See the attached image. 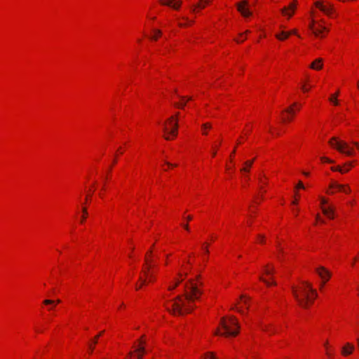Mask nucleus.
<instances>
[{
  "instance_id": "nucleus-57",
  "label": "nucleus",
  "mask_w": 359,
  "mask_h": 359,
  "mask_svg": "<svg viewBox=\"0 0 359 359\" xmlns=\"http://www.w3.org/2000/svg\"><path fill=\"white\" fill-rule=\"evenodd\" d=\"M303 174L306 176H308L309 175V172H303Z\"/></svg>"
},
{
  "instance_id": "nucleus-18",
  "label": "nucleus",
  "mask_w": 359,
  "mask_h": 359,
  "mask_svg": "<svg viewBox=\"0 0 359 359\" xmlns=\"http://www.w3.org/2000/svg\"><path fill=\"white\" fill-rule=\"evenodd\" d=\"M145 262H146V267L144 271V273H147L150 271L151 268L153 266V265H152L153 261L151 259H149L147 257V256H146Z\"/></svg>"
},
{
  "instance_id": "nucleus-63",
  "label": "nucleus",
  "mask_w": 359,
  "mask_h": 359,
  "mask_svg": "<svg viewBox=\"0 0 359 359\" xmlns=\"http://www.w3.org/2000/svg\"><path fill=\"white\" fill-rule=\"evenodd\" d=\"M181 99H182V100H185V97H181Z\"/></svg>"
},
{
  "instance_id": "nucleus-14",
  "label": "nucleus",
  "mask_w": 359,
  "mask_h": 359,
  "mask_svg": "<svg viewBox=\"0 0 359 359\" xmlns=\"http://www.w3.org/2000/svg\"><path fill=\"white\" fill-rule=\"evenodd\" d=\"M330 188H335L339 191L344 192L346 194H348L351 191V189L349 187H348L346 185L339 184L337 183H333L330 186Z\"/></svg>"
},
{
  "instance_id": "nucleus-19",
  "label": "nucleus",
  "mask_w": 359,
  "mask_h": 359,
  "mask_svg": "<svg viewBox=\"0 0 359 359\" xmlns=\"http://www.w3.org/2000/svg\"><path fill=\"white\" fill-rule=\"evenodd\" d=\"M60 302V299L52 300V299H45L43 302V304L45 305H52L53 307L55 306L56 304H59Z\"/></svg>"
},
{
  "instance_id": "nucleus-30",
  "label": "nucleus",
  "mask_w": 359,
  "mask_h": 359,
  "mask_svg": "<svg viewBox=\"0 0 359 359\" xmlns=\"http://www.w3.org/2000/svg\"><path fill=\"white\" fill-rule=\"evenodd\" d=\"M320 160L323 162H326V163H333V161L327 158V157H321L320 158Z\"/></svg>"
},
{
  "instance_id": "nucleus-31",
  "label": "nucleus",
  "mask_w": 359,
  "mask_h": 359,
  "mask_svg": "<svg viewBox=\"0 0 359 359\" xmlns=\"http://www.w3.org/2000/svg\"><path fill=\"white\" fill-rule=\"evenodd\" d=\"M276 37L279 39V40H285L287 38H285V36L284 35H282V32L280 33V34H277L276 35Z\"/></svg>"
},
{
  "instance_id": "nucleus-47",
  "label": "nucleus",
  "mask_w": 359,
  "mask_h": 359,
  "mask_svg": "<svg viewBox=\"0 0 359 359\" xmlns=\"http://www.w3.org/2000/svg\"><path fill=\"white\" fill-rule=\"evenodd\" d=\"M241 39H242L241 40V41H244V40L246 39V37H245V36H241ZM236 41L237 42H240V41H239V40H238V39H236Z\"/></svg>"
},
{
  "instance_id": "nucleus-23",
  "label": "nucleus",
  "mask_w": 359,
  "mask_h": 359,
  "mask_svg": "<svg viewBox=\"0 0 359 359\" xmlns=\"http://www.w3.org/2000/svg\"><path fill=\"white\" fill-rule=\"evenodd\" d=\"M291 34H297V32L296 29H293L290 32H282V35L285 36V38H288Z\"/></svg>"
},
{
  "instance_id": "nucleus-45",
  "label": "nucleus",
  "mask_w": 359,
  "mask_h": 359,
  "mask_svg": "<svg viewBox=\"0 0 359 359\" xmlns=\"http://www.w3.org/2000/svg\"><path fill=\"white\" fill-rule=\"evenodd\" d=\"M353 144L355 145L359 149V143L357 142H353Z\"/></svg>"
},
{
  "instance_id": "nucleus-41",
  "label": "nucleus",
  "mask_w": 359,
  "mask_h": 359,
  "mask_svg": "<svg viewBox=\"0 0 359 359\" xmlns=\"http://www.w3.org/2000/svg\"><path fill=\"white\" fill-rule=\"evenodd\" d=\"M203 250L205 251V255H207L209 253V250L208 248V245L203 247Z\"/></svg>"
},
{
  "instance_id": "nucleus-49",
  "label": "nucleus",
  "mask_w": 359,
  "mask_h": 359,
  "mask_svg": "<svg viewBox=\"0 0 359 359\" xmlns=\"http://www.w3.org/2000/svg\"><path fill=\"white\" fill-rule=\"evenodd\" d=\"M165 163L169 165V166H177V165H172V163H169V162H165Z\"/></svg>"
},
{
  "instance_id": "nucleus-64",
  "label": "nucleus",
  "mask_w": 359,
  "mask_h": 359,
  "mask_svg": "<svg viewBox=\"0 0 359 359\" xmlns=\"http://www.w3.org/2000/svg\"><path fill=\"white\" fill-rule=\"evenodd\" d=\"M113 163H116V159L113 160Z\"/></svg>"
},
{
  "instance_id": "nucleus-29",
  "label": "nucleus",
  "mask_w": 359,
  "mask_h": 359,
  "mask_svg": "<svg viewBox=\"0 0 359 359\" xmlns=\"http://www.w3.org/2000/svg\"><path fill=\"white\" fill-rule=\"evenodd\" d=\"M259 280H261L262 281H263L264 283H265L267 285H276V283L275 281H273L271 283L268 281L267 280H266L265 278H264L263 277L260 276L259 277Z\"/></svg>"
},
{
  "instance_id": "nucleus-48",
  "label": "nucleus",
  "mask_w": 359,
  "mask_h": 359,
  "mask_svg": "<svg viewBox=\"0 0 359 359\" xmlns=\"http://www.w3.org/2000/svg\"><path fill=\"white\" fill-rule=\"evenodd\" d=\"M249 32H250V31L247 30L245 33L241 34H240V36H245L247 33H249Z\"/></svg>"
},
{
  "instance_id": "nucleus-16",
  "label": "nucleus",
  "mask_w": 359,
  "mask_h": 359,
  "mask_svg": "<svg viewBox=\"0 0 359 359\" xmlns=\"http://www.w3.org/2000/svg\"><path fill=\"white\" fill-rule=\"evenodd\" d=\"M323 67L322 64V60L321 59H317L311 65L310 67L313 69H320Z\"/></svg>"
},
{
  "instance_id": "nucleus-10",
  "label": "nucleus",
  "mask_w": 359,
  "mask_h": 359,
  "mask_svg": "<svg viewBox=\"0 0 359 359\" xmlns=\"http://www.w3.org/2000/svg\"><path fill=\"white\" fill-rule=\"evenodd\" d=\"M297 0H294L293 3L290 4V5L287 7H284L281 9V13L285 16H287L288 18L292 17V15L294 14V11L296 9V4Z\"/></svg>"
},
{
  "instance_id": "nucleus-1",
  "label": "nucleus",
  "mask_w": 359,
  "mask_h": 359,
  "mask_svg": "<svg viewBox=\"0 0 359 359\" xmlns=\"http://www.w3.org/2000/svg\"><path fill=\"white\" fill-rule=\"evenodd\" d=\"M199 278L200 276H197L196 280L190 279L185 283L184 295H178L172 300V308L165 304L170 313L181 316L193 310L194 301L198 299L202 294V290L199 287L203 285V283Z\"/></svg>"
},
{
  "instance_id": "nucleus-2",
  "label": "nucleus",
  "mask_w": 359,
  "mask_h": 359,
  "mask_svg": "<svg viewBox=\"0 0 359 359\" xmlns=\"http://www.w3.org/2000/svg\"><path fill=\"white\" fill-rule=\"evenodd\" d=\"M303 285L297 289L293 288L292 293L297 302L303 308H307L309 303H313L317 297V292L308 282H303Z\"/></svg>"
},
{
  "instance_id": "nucleus-22",
  "label": "nucleus",
  "mask_w": 359,
  "mask_h": 359,
  "mask_svg": "<svg viewBox=\"0 0 359 359\" xmlns=\"http://www.w3.org/2000/svg\"><path fill=\"white\" fill-rule=\"evenodd\" d=\"M262 330H264L265 332H270L271 334L275 332L274 330L271 329V325H262Z\"/></svg>"
},
{
  "instance_id": "nucleus-36",
  "label": "nucleus",
  "mask_w": 359,
  "mask_h": 359,
  "mask_svg": "<svg viewBox=\"0 0 359 359\" xmlns=\"http://www.w3.org/2000/svg\"><path fill=\"white\" fill-rule=\"evenodd\" d=\"M180 280L177 281L176 283L174 285L170 286L168 287V290H174L180 284Z\"/></svg>"
},
{
  "instance_id": "nucleus-11",
  "label": "nucleus",
  "mask_w": 359,
  "mask_h": 359,
  "mask_svg": "<svg viewBox=\"0 0 359 359\" xmlns=\"http://www.w3.org/2000/svg\"><path fill=\"white\" fill-rule=\"evenodd\" d=\"M316 272L318 274V276L322 278L323 280V283L321 285V288L323 286V284L327 281L330 277V272L325 269L324 267L320 266L316 269Z\"/></svg>"
},
{
  "instance_id": "nucleus-3",
  "label": "nucleus",
  "mask_w": 359,
  "mask_h": 359,
  "mask_svg": "<svg viewBox=\"0 0 359 359\" xmlns=\"http://www.w3.org/2000/svg\"><path fill=\"white\" fill-rule=\"evenodd\" d=\"M220 325L224 330V332H220V330L217 329L215 334L224 337H235L239 332L238 322L233 316H231L229 320L222 318L220 320Z\"/></svg>"
},
{
  "instance_id": "nucleus-44",
  "label": "nucleus",
  "mask_w": 359,
  "mask_h": 359,
  "mask_svg": "<svg viewBox=\"0 0 359 359\" xmlns=\"http://www.w3.org/2000/svg\"><path fill=\"white\" fill-rule=\"evenodd\" d=\"M259 238L261 243L264 242V237L263 236L259 235Z\"/></svg>"
},
{
  "instance_id": "nucleus-61",
  "label": "nucleus",
  "mask_w": 359,
  "mask_h": 359,
  "mask_svg": "<svg viewBox=\"0 0 359 359\" xmlns=\"http://www.w3.org/2000/svg\"><path fill=\"white\" fill-rule=\"evenodd\" d=\"M209 0H201V1H205V3H208Z\"/></svg>"
},
{
  "instance_id": "nucleus-26",
  "label": "nucleus",
  "mask_w": 359,
  "mask_h": 359,
  "mask_svg": "<svg viewBox=\"0 0 359 359\" xmlns=\"http://www.w3.org/2000/svg\"><path fill=\"white\" fill-rule=\"evenodd\" d=\"M204 358L205 359H217L215 355H214V353H211V352L206 353L204 355Z\"/></svg>"
},
{
  "instance_id": "nucleus-38",
  "label": "nucleus",
  "mask_w": 359,
  "mask_h": 359,
  "mask_svg": "<svg viewBox=\"0 0 359 359\" xmlns=\"http://www.w3.org/2000/svg\"><path fill=\"white\" fill-rule=\"evenodd\" d=\"M296 188L304 189V186L303 183L301 181H299V183L297 184Z\"/></svg>"
},
{
  "instance_id": "nucleus-55",
  "label": "nucleus",
  "mask_w": 359,
  "mask_h": 359,
  "mask_svg": "<svg viewBox=\"0 0 359 359\" xmlns=\"http://www.w3.org/2000/svg\"><path fill=\"white\" fill-rule=\"evenodd\" d=\"M141 287H142V285H136V290H139Z\"/></svg>"
},
{
  "instance_id": "nucleus-52",
  "label": "nucleus",
  "mask_w": 359,
  "mask_h": 359,
  "mask_svg": "<svg viewBox=\"0 0 359 359\" xmlns=\"http://www.w3.org/2000/svg\"><path fill=\"white\" fill-rule=\"evenodd\" d=\"M237 311L241 313V314H244V312L241 310V309H237Z\"/></svg>"
},
{
  "instance_id": "nucleus-6",
  "label": "nucleus",
  "mask_w": 359,
  "mask_h": 359,
  "mask_svg": "<svg viewBox=\"0 0 359 359\" xmlns=\"http://www.w3.org/2000/svg\"><path fill=\"white\" fill-rule=\"evenodd\" d=\"M145 342L141 339L140 340V346L136 347L134 351H130L125 359H142V355L145 353L146 350L143 344Z\"/></svg>"
},
{
  "instance_id": "nucleus-50",
  "label": "nucleus",
  "mask_w": 359,
  "mask_h": 359,
  "mask_svg": "<svg viewBox=\"0 0 359 359\" xmlns=\"http://www.w3.org/2000/svg\"><path fill=\"white\" fill-rule=\"evenodd\" d=\"M187 219L188 221H190V220H191V219H192V217H191V215H189V216H187Z\"/></svg>"
},
{
  "instance_id": "nucleus-62",
  "label": "nucleus",
  "mask_w": 359,
  "mask_h": 359,
  "mask_svg": "<svg viewBox=\"0 0 359 359\" xmlns=\"http://www.w3.org/2000/svg\"><path fill=\"white\" fill-rule=\"evenodd\" d=\"M151 253H152V251H151V250H150V251L148 252V254H149L150 255H151Z\"/></svg>"
},
{
  "instance_id": "nucleus-5",
  "label": "nucleus",
  "mask_w": 359,
  "mask_h": 359,
  "mask_svg": "<svg viewBox=\"0 0 359 359\" xmlns=\"http://www.w3.org/2000/svg\"><path fill=\"white\" fill-rule=\"evenodd\" d=\"M329 144L339 152L351 156L354 154V151L352 148L349 147L346 142L338 140L337 137H332Z\"/></svg>"
},
{
  "instance_id": "nucleus-51",
  "label": "nucleus",
  "mask_w": 359,
  "mask_h": 359,
  "mask_svg": "<svg viewBox=\"0 0 359 359\" xmlns=\"http://www.w3.org/2000/svg\"><path fill=\"white\" fill-rule=\"evenodd\" d=\"M316 220L317 221H320V217L318 215H316Z\"/></svg>"
},
{
  "instance_id": "nucleus-28",
  "label": "nucleus",
  "mask_w": 359,
  "mask_h": 359,
  "mask_svg": "<svg viewBox=\"0 0 359 359\" xmlns=\"http://www.w3.org/2000/svg\"><path fill=\"white\" fill-rule=\"evenodd\" d=\"M275 273V270L273 269H269L267 266L264 269V273L266 275H271Z\"/></svg>"
},
{
  "instance_id": "nucleus-33",
  "label": "nucleus",
  "mask_w": 359,
  "mask_h": 359,
  "mask_svg": "<svg viewBox=\"0 0 359 359\" xmlns=\"http://www.w3.org/2000/svg\"><path fill=\"white\" fill-rule=\"evenodd\" d=\"M104 331H102L100 332L97 336H95L94 340H93V344H95L97 343V339H99V337L103 334Z\"/></svg>"
},
{
  "instance_id": "nucleus-34",
  "label": "nucleus",
  "mask_w": 359,
  "mask_h": 359,
  "mask_svg": "<svg viewBox=\"0 0 359 359\" xmlns=\"http://www.w3.org/2000/svg\"><path fill=\"white\" fill-rule=\"evenodd\" d=\"M285 111L286 113H287V114H291V115H294V111H293V109H292V107H289V108H287V109H286L285 110Z\"/></svg>"
},
{
  "instance_id": "nucleus-54",
  "label": "nucleus",
  "mask_w": 359,
  "mask_h": 359,
  "mask_svg": "<svg viewBox=\"0 0 359 359\" xmlns=\"http://www.w3.org/2000/svg\"><path fill=\"white\" fill-rule=\"evenodd\" d=\"M179 25H180V27H184V26H186L187 25H186V24L180 23V24H179Z\"/></svg>"
},
{
  "instance_id": "nucleus-35",
  "label": "nucleus",
  "mask_w": 359,
  "mask_h": 359,
  "mask_svg": "<svg viewBox=\"0 0 359 359\" xmlns=\"http://www.w3.org/2000/svg\"><path fill=\"white\" fill-rule=\"evenodd\" d=\"M333 171H339L340 172H343V168H341V167L339 166H337V167H332L331 168Z\"/></svg>"
},
{
  "instance_id": "nucleus-42",
  "label": "nucleus",
  "mask_w": 359,
  "mask_h": 359,
  "mask_svg": "<svg viewBox=\"0 0 359 359\" xmlns=\"http://www.w3.org/2000/svg\"><path fill=\"white\" fill-rule=\"evenodd\" d=\"M89 349H90V353H92L94 350V346L92 344H89Z\"/></svg>"
},
{
  "instance_id": "nucleus-46",
  "label": "nucleus",
  "mask_w": 359,
  "mask_h": 359,
  "mask_svg": "<svg viewBox=\"0 0 359 359\" xmlns=\"http://www.w3.org/2000/svg\"><path fill=\"white\" fill-rule=\"evenodd\" d=\"M140 280L142 281V283H141L142 285L146 283L145 279L143 280V279H142V278H140Z\"/></svg>"
},
{
  "instance_id": "nucleus-13",
  "label": "nucleus",
  "mask_w": 359,
  "mask_h": 359,
  "mask_svg": "<svg viewBox=\"0 0 359 359\" xmlns=\"http://www.w3.org/2000/svg\"><path fill=\"white\" fill-rule=\"evenodd\" d=\"M354 350V346L350 343H346L341 348V353L346 356L352 353Z\"/></svg>"
},
{
  "instance_id": "nucleus-58",
  "label": "nucleus",
  "mask_w": 359,
  "mask_h": 359,
  "mask_svg": "<svg viewBox=\"0 0 359 359\" xmlns=\"http://www.w3.org/2000/svg\"><path fill=\"white\" fill-rule=\"evenodd\" d=\"M292 204H297V200H294L292 201Z\"/></svg>"
},
{
  "instance_id": "nucleus-8",
  "label": "nucleus",
  "mask_w": 359,
  "mask_h": 359,
  "mask_svg": "<svg viewBox=\"0 0 359 359\" xmlns=\"http://www.w3.org/2000/svg\"><path fill=\"white\" fill-rule=\"evenodd\" d=\"M248 1L243 0L241 2L236 4L238 11L241 13L243 17H249L252 15V12L248 8Z\"/></svg>"
},
{
  "instance_id": "nucleus-59",
  "label": "nucleus",
  "mask_w": 359,
  "mask_h": 359,
  "mask_svg": "<svg viewBox=\"0 0 359 359\" xmlns=\"http://www.w3.org/2000/svg\"><path fill=\"white\" fill-rule=\"evenodd\" d=\"M216 155V151L212 152V156H215Z\"/></svg>"
},
{
  "instance_id": "nucleus-20",
  "label": "nucleus",
  "mask_w": 359,
  "mask_h": 359,
  "mask_svg": "<svg viewBox=\"0 0 359 359\" xmlns=\"http://www.w3.org/2000/svg\"><path fill=\"white\" fill-rule=\"evenodd\" d=\"M201 128H202V130H203V134L206 135L207 134L206 130L208 129H210L212 128V126H211V123H205L201 126Z\"/></svg>"
},
{
  "instance_id": "nucleus-15",
  "label": "nucleus",
  "mask_w": 359,
  "mask_h": 359,
  "mask_svg": "<svg viewBox=\"0 0 359 359\" xmlns=\"http://www.w3.org/2000/svg\"><path fill=\"white\" fill-rule=\"evenodd\" d=\"M322 211L328 218H334V208L333 206H329L328 208L323 207Z\"/></svg>"
},
{
  "instance_id": "nucleus-7",
  "label": "nucleus",
  "mask_w": 359,
  "mask_h": 359,
  "mask_svg": "<svg viewBox=\"0 0 359 359\" xmlns=\"http://www.w3.org/2000/svg\"><path fill=\"white\" fill-rule=\"evenodd\" d=\"M316 21L314 20H312L311 22V24L309 25V27L312 31L313 34L316 36H321L323 37V32L326 31L328 32V29L323 26L322 24H318V27H315Z\"/></svg>"
},
{
  "instance_id": "nucleus-9",
  "label": "nucleus",
  "mask_w": 359,
  "mask_h": 359,
  "mask_svg": "<svg viewBox=\"0 0 359 359\" xmlns=\"http://www.w3.org/2000/svg\"><path fill=\"white\" fill-rule=\"evenodd\" d=\"M316 6L318 8L320 11L325 13L326 15L331 16V14L334 11V8L332 4H327V5H324L320 1L316 2Z\"/></svg>"
},
{
  "instance_id": "nucleus-40",
  "label": "nucleus",
  "mask_w": 359,
  "mask_h": 359,
  "mask_svg": "<svg viewBox=\"0 0 359 359\" xmlns=\"http://www.w3.org/2000/svg\"><path fill=\"white\" fill-rule=\"evenodd\" d=\"M320 203H321V205H325L327 203V201L324 198H321Z\"/></svg>"
},
{
  "instance_id": "nucleus-27",
  "label": "nucleus",
  "mask_w": 359,
  "mask_h": 359,
  "mask_svg": "<svg viewBox=\"0 0 359 359\" xmlns=\"http://www.w3.org/2000/svg\"><path fill=\"white\" fill-rule=\"evenodd\" d=\"M144 275L148 277L149 281L152 282L155 280V276L153 272L150 273V271L147 273H144Z\"/></svg>"
},
{
  "instance_id": "nucleus-37",
  "label": "nucleus",
  "mask_w": 359,
  "mask_h": 359,
  "mask_svg": "<svg viewBox=\"0 0 359 359\" xmlns=\"http://www.w3.org/2000/svg\"><path fill=\"white\" fill-rule=\"evenodd\" d=\"M185 104H186V102H182L181 104L176 103V104H175V106L177 107H179V108H183Z\"/></svg>"
},
{
  "instance_id": "nucleus-12",
  "label": "nucleus",
  "mask_w": 359,
  "mask_h": 359,
  "mask_svg": "<svg viewBox=\"0 0 359 359\" xmlns=\"http://www.w3.org/2000/svg\"><path fill=\"white\" fill-rule=\"evenodd\" d=\"M162 5L168 6L174 9H179L181 6V1L180 0H158Z\"/></svg>"
},
{
  "instance_id": "nucleus-21",
  "label": "nucleus",
  "mask_w": 359,
  "mask_h": 359,
  "mask_svg": "<svg viewBox=\"0 0 359 359\" xmlns=\"http://www.w3.org/2000/svg\"><path fill=\"white\" fill-rule=\"evenodd\" d=\"M153 32L154 34L151 37V39L153 40H157L158 37L161 35L162 32L160 29H154Z\"/></svg>"
},
{
  "instance_id": "nucleus-56",
  "label": "nucleus",
  "mask_w": 359,
  "mask_h": 359,
  "mask_svg": "<svg viewBox=\"0 0 359 359\" xmlns=\"http://www.w3.org/2000/svg\"><path fill=\"white\" fill-rule=\"evenodd\" d=\"M302 90H304V91H307L308 90V89L306 88L304 86H302Z\"/></svg>"
},
{
  "instance_id": "nucleus-25",
  "label": "nucleus",
  "mask_w": 359,
  "mask_h": 359,
  "mask_svg": "<svg viewBox=\"0 0 359 359\" xmlns=\"http://www.w3.org/2000/svg\"><path fill=\"white\" fill-rule=\"evenodd\" d=\"M337 95H338V93H337L336 95H332V96L330 97V99H329V100H330L331 102H332L334 105H338V104H339V102H338V101H337Z\"/></svg>"
},
{
  "instance_id": "nucleus-32",
  "label": "nucleus",
  "mask_w": 359,
  "mask_h": 359,
  "mask_svg": "<svg viewBox=\"0 0 359 359\" xmlns=\"http://www.w3.org/2000/svg\"><path fill=\"white\" fill-rule=\"evenodd\" d=\"M200 2H201L200 1ZM205 7V5H202L201 3H198L196 6H194V8H192V11L193 12H195L196 11V8H203Z\"/></svg>"
},
{
  "instance_id": "nucleus-39",
  "label": "nucleus",
  "mask_w": 359,
  "mask_h": 359,
  "mask_svg": "<svg viewBox=\"0 0 359 359\" xmlns=\"http://www.w3.org/2000/svg\"><path fill=\"white\" fill-rule=\"evenodd\" d=\"M292 120V116H288L283 118V121H290Z\"/></svg>"
},
{
  "instance_id": "nucleus-60",
  "label": "nucleus",
  "mask_w": 359,
  "mask_h": 359,
  "mask_svg": "<svg viewBox=\"0 0 359 359\" xmlns=\"http://www.w3.org/2000/svg\"><path fill=\"white\" fill-rule=\"evenodd\" d=\"M319 222H320L321 223H325V221L323 219H320V220Z\"/></svg>"
},
{
  "instance_id": "nucleus-17",
  "label": "nucleus",
  "mask_w": 359,
  "mask_h": 359,
  "mask_svg": "<svg viewBox=\"0 0 359 359\" xmlns=\"http://www.w3.org/2000/svg\"><path fill=\"white\" fill-rule=\"evenodd\" d=\"M254 160L247 161L244 163V167L241 169V172H249L253 164Z\"/></svg>"
},
{
  "instance_id": "nucleus-4",
  "label": "nucleus",
  "mask_w": 359,
  "mask_h": 359,
  "mask_svg": "<svg viewBox=\"0 0 359 359\" xmlns=\"http://www.w3.org/2000/svg\"><path fill=\"white\" fill-rule=\"evenodd\" d=\"M178 124L177 121H174L173 116L168 118V123L163 124V130L165 133L164 137L166 140L173 139L177 135Z\"/></svg>"
},
{
  "instance_id": "nucleus-24",
  "label": "nucleus",
  "mask_w": 359,
  "mask_h": 359,
  "mask_svg": "<svg viewBox=\"0 0 359 359\" xmlns=\"http://www.w3.org/2000/svg\"><path fill=\"white\" fill-rule=\"evenodd\" d=\"M83 215L81 217V222L83 223L84 220L86 219L87 215H88V211L87 208L86 207H83L82 208Z\"/></svg>"
},
{
  "instance_id": "nucleus-53",
  "label": "nucleus",
  "mask_w": 359,
  "mask_h": 359,
  "mask_svg": "<svg viewBox=\"0 0 359 359\" xmlns=\"http://www.w3.org/2000/svg\"><path fill=\"white\" fill-rule=\"evenodd\" d=\"M348 170H349L348 168H347V169H343V172H342V173L348 172Z\"/></svg>"
},
{
  "instance_id": "nucleus-43",
  "label": "nucleus",
  "mask_w": 359,
  "mask_h": 359,
  "mask_svg": "<svg viewBox=\"0 0 359 359\" xmlns=\"http://www.w3.org/2000/svg\"><path fill=\"white\" fill-rule=\"evenodd\" d=\"M183 227L187 230V231H189V225L187 224H183L182 225Z\"/></svg>"
}]
</instances>
